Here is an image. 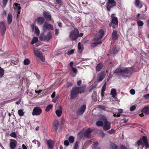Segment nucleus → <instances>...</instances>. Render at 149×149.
<instances>
[{
  "label": "nucleus",
  "instance_id": "1",
  "mask_svg": "<svg viewBox=\"0 0 149 149\" xmlns=\"http://www.w3.org/2000/svg\"><path fill=\"white\" fill-rule=\"evenodd\" d=\"M82 83L81 80L77 82V85L79 86H75L72 87L70 93V98L72 100L75 99L79 94L84 93L86 91L85 86L82 85L80 86Z\"/></svg>",
  "mask_w": 149,
  "mask_h": 149
},
{
  "label": "nucleus",
  "instance_id": "2",
  "mask_svg": "<svg viewBox=\"0 0 149 149\" xmlns=\"http://www.w3.org/2000/svg\"><path fill=\"white\" fill-rule=\"evenodd\" d=\"M133 70L132 67H119L116 69L114 73L118 75L127 77V75L132 73Z\"/></svg>",
  "mask_w": 149,
  "mask_h": 149
},
{
  "label": "nucleus",
  "instance_id": "3",
  "mask_svg": "<svg viewBox=\"0 0 149 149\" xmlns=\"http://www.w3.org/2000/svg\"><path fill=\"white\" fill-rule=\"evenodd\" d=\"M137 143L138 146L140 145L143 146V147L145 146L146 149L149 147V144L147 138L146 136H144L142 138H141L137 142Z\"/></svg>",
  "mask_w": 149,
  "mask_h": 149
},
{
  "label": "nucleus",
  "instance_id": "4",
  "mask_svg": "<svg viewBox=\"0 0 149 149\" xmlns=\"http://www.w3.org/2000/svg\"><path fill=\"white\" fill-rule=\"evenodd\" d=\"M79 31L76 28H74V30L70 33L69 38L72 41H76L78 38Z\"/></svg>",
  "mask_w": 149,
  "mask_h": 149
},
{
  "label": "nucleus",
  "instance_id": "5",
  "mask_svg": "<svg viewBox=\"0 0 149 149\" xmlns=\"http://www.w3.org/2000/svg\"><path fill=\"white\" fill-rule=\"evenodd\" d=\"M52 32H49L47 35H45L44 33H41L39 38L41 41H49L52 38Z\"/></svg>",
  "mask_w": 149,
  "mask_h": 149
},
{
  "label": "nucleus",
  "instance_id": "6",
  "mask_svg": "<svg viewBox=\"0 0 149 149\" xmlns=\"http://www.w3.org/2000/svg\"><path fill=\"white\" fill-rule=\"evenodd\" d=\"M114 14H112L111 15V21L109 25L111 26V24H113L112 27L113 29H115L118 26V18L114 16Z\"/></svg>",
  "mask_w": 149,
  "mask_h": 149
},
{
  "label": "nucleus",
  "instance_id": "7",
  "mask_svg": "<svg viewBox=\"0 0 149 149\" xmlns=\"http://www.w3.org/2000/svg\"><path fill=\"white\" fill-rule=\"evenodd\" d=\"M102 38H101V37L99 36L98 35L95 36L93 40L94 41V42L91 44L92 46L93 47H95L98 45L101 44L102 43L101 40Z\"/></svg>",
  "mask_w": 149,
  "mask_h": 149
},
{
  "label": "nucleus",
  "instance_id": "8",
  "mask_svg": "<svg viewBox=\"0 0 149 149\" xmlns=\"http://www.w3.org/2000/svg\"><path fill=\"white\" fill-rule=\"evenodd\" d=\"M42 109L39 107H36L34 108L32 113L33 116L40 115L42 113Z\"/></svg>",
  "mask_w": 149,
  "mask_h": 149
},
{
  "label": "nucleus",
  "instance_id": "9",
  "mask_svg": "<svg viewBox=\"0 0 149 149\" xmlns=\"http://www.w3.org/2000/svg\"><path fill=\"white\" fill-rule=\"evenodd\" d=\"M86 107L85 104L82 105L77 111L76 113L77 115L79 116L82 115L86 110Z\"/></svg>",
  "mask_w": 149,
  "mask_h": 149
},
{
  "label": "nucleus",
  "instance_id": "10",
  "mask_svg": "<svg viewBox=\"0 0 149 149\" xmlns=\"http://www.w3.org/2000/svg\"><path fill=\"white\" fill-rule=\"evenodd\" d=\"M102 127L104 130L105 131L108 130L111 128V123L108 121L107 120H106Z\"/></svg>",
  "mask_w": 149,
  "mask_h": 149
},
{
  "label": "nucleus",
  "instance_id": "11",
  "mask_svg": "<svg viewBox=\"0 0 149 149\" xmlns=\"http://www.w3.org/2000/svg\"><path fill=\"white\" fill-rule=\"evenodd\" d=\"M6 30V28L4 22L3 21L0 22V32L2 33V35L4 34Z\"/></svg>",
  "mask_w": 149,
  "mask_h": 149
},
{
  "label": "nucleus",
  "instance_id": "12",
  "mask_svg": "<svg viewBox=\"0 0 149 149\" xmlns=\"http://www.w3.org/2000/svg\"><path fill=\"white\" fill-rule=\"evenodd\" d=\"M53 28L52 25L47 23H45L43 25V29L44 31H46L47 30H52Z\"/></svg>",
  "mask_w": 149,
  "mask_h": 149
},
{
  "label": "nucleus",
  "instance_id": "13",
  "mask_svg": "<svg viewBox=\"0 0 149 149\" xmlns=\"http://www.w3.org/2000/svg\"><path fill=\"white\" fill-rule=\"evenodd\" d=\"M104 72H101L98 73L97 77V82H100L103 80L105 77Z\"/></svg>",
  "mask_w": 149,
  "mask_h": 149
},
{
  "label": "nucleus",
  "instance_id": "14",
  "mask_svg": "<svg viewBox=\"0 0 149 149\" xmlns=\"http://www.w3.org/2000/svg\"><path fill=\"white\" fill-rule=\"evenodd\" d=\"M43 15L44 17L46 19L50 21H52L53 22H54V21L52 19L51 15L49 12L45 11L43 13Z\"/></svg>",
  "mask_w": 149,
  "mask_h": 149
},
{
  "label": "nucleus",
  "instance_id": "15",
  "mask_svg": "<svg viewBox=\"0 0 149 149\" xmlns=\"http://www.w3.org/2000/svg\"><path fill=\"white\" fill-rule=\"evenodd\" d=\"M54 142L51 139H49L47 141V144L48 149L53 148L54 146Z\"/></svg>",
  "mask_w": 149,
  "mask_h": 149
},
{
  "label": "nucleus",
  "instance_id": "16",
  "mask_svg": "<svg viewBox=\"0 0 149 149\" xmlns=\"http://www.w3.org/2000/svg\"><path fill=\"white\" fill-rule=\"evenodd\" d=\"M11 141L10 143V147L11 149H14L16 147L17 143L15 139H11Z\"/></svg>",
  "mask_w": 149,
  "mask_h": 149
},
{
  "label": "nucleus",
  "instance_id": "17",
  "mask_svg": "<svg viewBox=\"0 0 149 149\" xmlns=\"http://www.w3.org/2000/svg\"><path fill=\"white\" fill-rule=\"evenodd\" d=\"M93 132L91 128H88L85 131L84 134V136L88 138H90L91 136V133Z\"/></svg>",
  "mask_w": 149,
  "mask_h": 149
},
{
  "label": "nucleus",
  "instance_id": "18",
  "mask_svg": "<svg viewBox=\"0 0 149 149\" xmlns=\"http://www.w3.org/2000/svg\"><path fill=\"white\" fill-rule=\"evenodd\" d=\"M45 20V19L43 17H39L37 18L36 21L38 24L41 25L44 22Z\"/></svg>",
  "mask_w": 149,
  "mask_h": 149
},
{
  "label": "nucleus",
  "instance_id": "19",
  "mask_svg": "<svg viewBox=\"0 0 149 149\" xmlns=\"http://www.w3.org/2000/svg\"><path fill=\"white\" fill-rule=\"evenodd\" d=\"M141 112L146 115L149 114V107L145 106L142 110Z\"/></svg>",
  "mask_w": 149,
  "mask_h": 149
},
{
  "label": "nucleus",
  "instance_id": "20",
  "mask_svg": "<svg viewBox=\"0 0 149 149\" xmlns=\"http://www.w3.org/2000/svg\"><path fill=\"white\" fill-rule=\"evenodd\" d=\"M118 38L117 32L116 31L113 30L112 34V38L113 40H116Z\"/></svg>",
  "mask_w": 149,
  "mask_h": 149
},
{
  "label": "nucleus",
  "instance_id": "21",
  "mask_svg": "<svg viewBox=\"0 0 149 149\" xmlns=\"http://www.w3.org/2000/svg\"><path fill=\"white\" fill-rule=\"evenodd\" d=\"M36 55L39 57L42 61H44L45 59L43 57V54L40 52H38L36 54Z\"/></svg>",
  "mask_w": 149,
  "mask_h": 149
},
{
  "label": "nucleus",
  "instance_id": "22",
  "mask_svg": "<svg viewBox=\"0 0 149 149\" xmlns=\"http://www.w3.org/2000/svg\"><path fill=\"white\" fill-rule=\"evenodd\" d=\"M59 125V122L57 120H56L54 121L53 125L54 127V129L56 131L58 129Z\"/></svg>",
  "mask_w": 149,
  "mask_h": 149
},
{
  "label": "nucleus",
  "instance_id": "23",
  "mask_svg": "<svg viewBox=\"0 0 149 149\" xmlns=\"http://www.w3.org/2000/svg\"><path fill=\"white\" fill-rule=\"evenodd\" d=\"M106 8L108 11L110 12L111 8L115 6L116 5L114 4H109L107 3H106Z\"/></svg>",
  "mask_w": 149,
  "mask_h": 149
},
{
  "label": "nucleus",
  "instance_id": "24",
  "mask_svg": "<svg viewBox=\"0 0 149 149\" xmlns=\"http://www.w3.org/2000/svg\"><path fill=\"white\" fill-rule=\"evenodd\" d=\"M13 16L11 13H9L8 15L7 20V23L8 24H10L12 21Z\"/></svg>",
  "mask_w": 149,
  "mask_h": 149
},
{
  "label": "nucleus",
  "instance_id": "25",
  "mask_svg": "<svg viewBox=\"0 0 149 149\" xmlns=\"http://www.w3.org/2000/svg\"><path fill=\"white\" fill-rule=\"evenodd\" d=\"M135 4L136 7L141 8L142 6V4L140 0H136L135 1Z\"/></svg>",
  "mask_w": 149,
  "mask_h": 149
},
{
  "label": "nucleus",
  "instance_id": "26",
  "mask_svg": "<svg viewBox=\"0 0 149 149\" xmlns=\"http://www.w3.org/2000/svg\"><path fill=\"white\" fill-rule=\"evenodd\" d=\"M111 94L112 95V97H115L117 95L116 89L114 88L111 89Z\"/></svg>",
  "mask_w": 149,
  "mask_h": 149
},
{
  "label": "nucleus",
  "instance_id": "27",
  "mask_svg": "<svg viewBox=\"0 0 149 149\" xmlns=\"http://www.w3.org/2000/svg\"><path fill=\"white\" fill-rule=\"evenodd\" d=\"M103 67V65L102 64L100 63L98 64L96 67V70L97 71H100Z\"/></svg>",
  "mask_w": 149,
  "mask_h": 149
},
{
  "label": "nucleus",
  "instance_id": "28",
  "mask_svg": "<svg viewBox=\"0 0 149 149\" xmlns=\"http://www.w3.org/2000/svg\"><path fill=\"white\" fill-rule=\"evenodd\" d=\"M19 6L20 4L17 3H15L13 5V6H15L14 7V8L15 10H16L17 11L20 10H21V8Z\"/></svg>",
  "mask_w": 149,
  "mask_h": 149
},
{
  "label": "nucleus",
  "instance_id": "29",
  "mask_svg": "<svg viewBox=\"0 0 149 149\" xmlns=\"http://www.w3.org/2000/svg\"><path fill=\"white\" fill-rule=\"evenodd\" d=\"M62 112V111L61 109H60L56 110L55 111V113L58 117H60L61 116Z\"/></svg>",
  "mask_w": 149,
  "mask_h": 149
},
{
  "label": "nucleus",
  "instance_id": "30",
  "mask_svg": "<svg viewBox=\"0 0 149 149\" xmlns=\"http://www.w3.org/2000/svg\"><path fill=\"white\" fill-rule=\"evenodd\" d=\"M103 123L101 121L98 120L96 123V125L97 126L102 127L103 125Z\"/></svg>",
  "mask_w": 149,
  "mask_h": 149
},
{
  "label": "nucleus",
  "instance_id": "31",
  "mask_svg": "<svg viewBox=\"0 0 149 149\" xmlns=\"http://www.w3.org/2000/svg\"><path fill=\"white\" fill-rule=\"evenodd\" d=\"M104 30L102 29H100L99 31V35H98V36H99L100 37H101V38H102L104 34Z\"/></svg>",
  "mask_w": 149,
  "mask_h": 149
},
{
  "label": "nucleus",
  "instance_id": "32",
  "mask_svg": "<svg viewBox=\"0 0 149 149\" xmlns=\"http://www.w3.org/2000/svg\"><path fill=\"white\" fill-rule=\"evenodd\" d=\"M53 107V105L50 104L48 105L46 107L45 110L46 111L48 112L50 111Z\"/></svg>",
  "mask_w": 149,
  "mask_h": 149
},
{
  "label": "nucleus",
  "instance_id": "33",
  "mask_svg": "<svg viewBox=\"0 0 149 149\" xmlns=\"http://www.w3.org/2000/svg\"><path fill=\"white\" fill-rule=\"evenodd\" d=\"M32 142L34 143L35 144H37V147L38 148L40 147V141L36 139H34L32 141Z\"/></svg>",
  "mask_w": 149,
  "mask_h": 149
},
{
  "label": "nucleus",
  "instance_id": "34",
  "mask_svg": "<svg viewBox=\"0 0 149 149\" xmlns=\"http://www.w3.org/2000/svg\"><path fill=\"white\" fill-rule=\"evenodd\" d=\"M4 73V70L0 67V78L2 77L3 76Z\"/></svg>",
  "mask_w": 149,
  "mask_h": 149
},
{
  "label": "nucleus",
  "instance_id": "35",
  "mask_svg": "<svg viewBox=\"0 0 149 149\" xmlns=\"http://www.w3.org/2000/svg\"><path fill=\"white\" fill-rule=\"evenodd\" d=\"M137 24L138 26H141L143 25V22L142 21L139 19L137 20Z\"/></svg>",
  "mask_w": 149,
  "mask_h": 149
},
{
  "label": "nucleus",
  "instance_id": "36",
  "mask_svg": "<svg viewBox=\"0 0 149 149\" xmlns=\"http://www.w3.org/2000/svg\"><path fill=\"white\" fill-rule=\"evenodd\" d=\"M119 49L116 47H115L113 50V55L116 54L118 52Z\"/></svg>",
  "mask_w": 149,
  "mask_h": 149
},
{
  "label": "nucleus",
  "instance_id": "37",
  "mask_svg": "<svg viewBox=\"0 0 149 149\" xmlns=\"http://www.w3.org/2000/svg\"><path fill=\"white\" fill-rule=\"evenodd\" d=\"M38 40V39L37 37H35L32 40L31 43L32 44H33L35 43Z\"/></svg>",
  "mask_w": 149,
  "mask_h": 149
},
{
  "label": "nucleus",
  "instance_id": "38",
  "mask_svg": "<svg viewBox=\"0 0 149 149\" xmlns=\"http://www.w3.org/2000/svg\"><path fill=\"white\" fill-rule=\"evenodd\" d=\"M18 115L20 116H23L24 114V113L23 111V110L21 109L18 110Z\"/></svg>",
  "mask_w": 149,
  "mask_h": 149
},
{
  "label": "nucleus",
  "instance_id": "39",
  "mask_svg": "<svg viewBox=\"0 0 149 149\" xmlns=\"http://www.w3.org/2000/svg\"><path fill=\"white\" fill-rule=\"evenodd\" d=\"M107 3L115 5H116V2L114 0H108V1Z\"/></svg>",
  "mask_w": 149,
  "mask_h": 149
},
{
  "label": "nucleus",
  "instance_id": "40",
  "mask_svg": "<svg viewBox=\"0 0 149 149\" xmlns=\"http://www.w3.org/2000/svg\"><path fill=\"white\" fill-rule=\"evenodd\" d=\"M68 140L70 143H73L74 141V138L73 136H70L68 138Z\"/></svg>",
  "mask_w": 149,
  "mask_h": 149
},
{
  "label": "nucleus",
  "instance_id": "41",
  "mask_svg": "<svg viewBox=\"0 0 149 149\" xmlns=\"http://www.w3.org/2000/svg\"><path fill=\"white\" fill-rule=\"evenodd\" d=\"M35 33L37 35H38L40 34V30L37 26L35 27Z\"/></svg>",
  "mask_w": 149,
  "mask_h": 149
},
{
  "label": "nucleus",
  "instance_id": "42",
  "mask_svg": "<svg viewBox=\"0 0 149 149\" xmlns=\"http://www.w3.org/2000/svg\"><path fill=\"white\" fill-rule=\"evenodd\" d=\"M56 4L60 7L62 4V2L61 0H56Z\"/></svg>",
  "mask_w": 149,
  "mask_h": 149
},
{
  "label": "nucleus",
  "instance_id": "43",
  "mask_svg": "<svg viewBox=\"0 0 149 149\" xmlns=\"http://www.w3.org/2000/svg\"><path fill=\"white\" fill-rule=\"evenodd\" d=\"M30 63V61L28 59H26L24 60V65H29Z\"/></svg>",
  "mask_w": 149,
  "mask_h": 149
},
{
  "label": "nucleus",
  "instance_id": "44",
  "mask_svg": "<svg viewBox=\"0 0 149 149\" xmlns=\"http://www.w3.org/2000/svg\"><path fill=\"white\" fill-rule=\"evenodd\" d=\"M79 143L77 141H76L74 145V149H77L78 148Z\"/></svg>",
  "mask_w": 149,
  "mask_h": 149
},
{
  "label": "nucleus",
  "instance_id": "45",
  "mask_svg": "<svg viewBox=\"0 0 149 149\" xmlns=\"http://www.w3.org/2000/svg\"><path fill=\"white\" fill-rule=\"evenodd\" d=\"M106 83H105L103 86L102 87L101 92H104V91H105L106 87Z\"/></svg>",
  "mask_w": 149,
  "mask_h": 149
},
{
  "label": "nucleus",
  "instance_id": "46",
  "mask_svg": "<svg viewBox=\"0 0 149 149\" xmlns=\"http://www.w3.org/2000/svg\"><path fill=\"white\" fill-rule=\"evenodd\" d=\"M98 145V143L97 141L94 142L92 145V147L96 148Z\"/></svg>",
  "mask_w": 149,
  "mask_h": 149
},
{
  "label": "nucleus",
  "instance_id": "47",
  "mask_svg": "<svg viewBox=\"0 0 149 149\" xmlns=\"http://www.w3.org/2000/svg\"><path fill=\"white\" fill-rule=\"evenodd\" d=\"M78 138L80 139H81L83 137V134L81 132H80L78 134Z\"/></svg>",
  "mask_w": 149,
  "mask_h": 149
},
{
  "label": "nucleus",
  "instance_id": "48",
  "mask_svg": "<svg viewBox=\"0 0 149 149\" xmlns=\"http://www.w3.org/2000/svg\"><path fill=\"white\" fill-rule=\"evenodd\" d=\"M8 0H2V3L3 6V7H5L8 2Z\"/></svg>",
  "mask_w": 149,
  "mask_h": 149
},
{
  "label": "nucleus",
  "instance_id": "49",
  "mask_svg": "<svg viewBox=\"0 0 149 149\" xmlns=\"http://www.w3.org/2000/svg\"><path fill=\"white\" fill-rule=\"evenodd\" d=\"M143 97L146 100H147L149 98V93L144 95L143 96Z\"/></svg>",
  "mask_w": 149,
  "mask_h": 149
},
{
  "label": "nucleus",
  "instance_id": "50",
  "mask_svg": "<svg viewBox=\"0 0 149 149\" xmlns=\"http://www.w3.org/2000/svg\"><path fill=\"white\" fill-rule=\"evenodd\" d=\"M116 132V130H113V129H111V130L108 131V132L110 134H112L115 132Z\"/></svg>",
  "mask_w": 149,
  "mask_h": 149
},
{
  "label": "nucleus",
  "instance_id": "51",
  "mask_svg": "<svg viewBox=\"0 0 149 149\" xmlns=\"http://www.w3.org/2000/svg\"><path fill=\"white\" fill-rule=\"evenodd\" d=\"M74 52V50L73 49L68 51V54L69 55L72 54Z\"/></svg>",
  "mask_w": 149,
  "mask_h": 149
},
{
  "label": "nucleus",
  "instance_id": "52",
  "mask_svg": "<svg viewBox=\"0 0 149 149\" xmlns=\"http://www.w3.org/2000/svg\"><path fill=\"white\" fill-rule=\"evenodd\" d=\"M136 108V106L135 105H133L130 107V110L131 111H133L135 110Z\"/></svg>",
  "mask_w": 149,
  "mask_h": 149
},
{
  "label": "nucleus",
  "instance_id": "53",
  "mask_svg": "<svg viewBox=\"0 0 149 149\" xmlns=\"http://www.w3.org/2000/svg\"><path fill=\"white\" fill-rule=\"evenodd\" d=\"M10 136L12 137L16 138L17 137V136L15 132H13L10 134Z\"/></svg>",
  "mask_w": 149,
  "mask_h": 149
},
{
  "label": "nucleus",
  "instance_id": "54",
  "mask_svg": "<svg viewBox=\"0 0 149 149\" xmlns=\"http://www.w3.org/2000/svg\"><path fill=\"white\" fill-rule=\"evenodd\" d=\"M130 93L132 95H134L135 93V91L134 89H132L130 91Z\"/></svg>",
  "mask_w": 149,
  "mask_h": 149
},
{
  "label": "nucleus",
  "instance_id": "55",
  "mask_svg": "<svg viewBox=\"0 0 149 149\" xmlns=\"http://www.w3.org/2000/svg\"><path fill=\"white\" fill-rule=\"evenodd\" d=\"M96 87V85H94L93 86H91V88L89 90V92H91Z\"/></svg>",
  "mask_w": 149,
  "mask_h": 149
},
{
  "label": "nucleus",
  "instance_id": "56",
  "mask_svg": "<svg viewBox=\"0 0 149 149\" xmlns=\"http://www.w3.org/2000/svg\"><path fill=\"white\" fill-rule=\"evenodd\" d=\"M64 144L66 146H68L69 145V143L68 141L67 140H65L64 141Z\"/></svg>",
  "mask_w": 149,
  "mask_h": 149
},
{
  "label": "nucleus",
  "instance_id": "57",
  "mask_svg": "<svg viewBox=\"0 0 149 149\" xmlns=\"http://www.w3.org/2000/svg\"><path fill=\"white\" fill-rule=\"evenodd\" d=\"M120 148L121 149H127V147L123 145H121L120 146Z\"/></svg>",
  "mask_w": 149,
  "mask_h": 149
},
{
  "label": "nucleus",
  "instance_id": "58",
  "mask_svg": "<svg viewBox=\"0 0 149 149\" xmlns=\"http://www.w3.org/2000/svg\"><path fill=\"white\" fill-rule=\"evenodd\" d=\"M72 70V71L74 73H77V70L76 68L74 67L71 68Z\"/></svg>",
  "mask_w": 149,
  "mask_h": 149
},
{
  "label": "nucleus",
  "instance_id": "59",
  "mask_svg": "<svg viewBox=\"0 0 149 149\" xmlns=\"http://www.w3.org/2000/svg\"><path fill=\"white\" fill-rule=\"evenodd\" d=\"M78 48L79 50H80L81 49V43L80 42H79L78 43Z\"/></svg>",
  "mask_w": 149,
  "mask_h": 149
},
{
  "label": "nucleus",
  "instance_id": "60",
  "mask_svg": "<svg viewBox=\"0 0 149 149\" xmlns=\"http://www.w3.org/2000/svg\"><path fill=\"white\" fill-rule=\"evenodd\" d=\"M121 120L123 121V122H122V123H126L128 121V120H127L126 118H124L122 120Z\"/></svg>",
  "mask_w": 149,
  "mask_h": 149
},
{
  "label": "nucleus",
  "instance_id": "61",
  "mask_svg": "<svg viewBox=\"0 0 149 149\" xmlns=\"http://www.w3.org/2000/svg\"><path fill=\"white\" fill-rule=\"evenodd\" d=\"M59 30L58 29H56L55 30V34L57 36L59 33Z\"/></svg>",
  "mask_w": 149,
  "mask_h": 149
},
{
  "label": "nucleus",
  "instance_id": "62",
  "mask_svg": "<svg viewBox=\"0 0 149 149\" xmlns=\"http://www.w3.org/2000/svg\"><path fill=\"white\" fill-rule=\"evenodd\" d=\"M55 94H56L55 92L54 91L53 93L51 95V97H52V98H54L55 96Z\"/></svg>",
  "mask_w": 149,
  "mask_h": 149
},
{
  "label": "nucleus",
  "instance_id": "63",
  "mask_svg": "<svg viewBox=\"0 0 149 149\" xmlns=\"http://www.w3.org/2000/svg\"><path fill=\"white\" fill-rule=\"evenodd\" d=\"M42 90H39V91L35 90V92L36 93H37L38 94H39L42 92Z\"/></svg>",
  "mask_w": 149,
  "mask_h": 149
},
{
  "label": "nucleus",
  "instance_id": "64",
  "mask_svg": "<svg viewBox=\"0 0 149 149\" xmlns=\"http://www.w3.org/2000/svg\"><path fill=\"white\" fill-rule=\"evenodd\" d=\"M100 134L102 137H103L105 136V134L102 131H101Z\"/></svg>",
  "mask_w": 149,
  "mask_h": 149
}]
</instances>
